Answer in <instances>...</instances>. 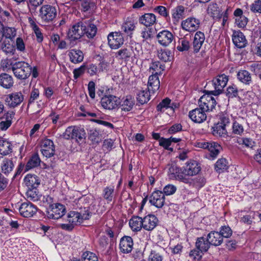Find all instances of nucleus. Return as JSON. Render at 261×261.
Listing matches in <instances>:
<instances>
[{
	"mask_svg": "<svg viewBox=\"0 0 261 261\" xmlns=\"http://www.w3.org/2000/svg\"><path fill=\"white\" fill-rule=\"evenodd\" d=\"M2 32L3 37H4L5 39L7 40H13L16 35V31L14 28L4 27L3 24Z\"/></svg>",
	"mask_w": 261,
	"mask_h": 261,
	"instance_id": "37998d69",
	"label": "nucleus"
},
{
	"mask_svg": "<svg viewBox=\"0 0 261 261\" xmlns=\"http://www.w3.org/2000/svg\"><path fill=\"white\" fill-rule=\"evenodd\" d=\"M228 168V163L225 158L219 159L215 164V170L219 173L223 172Z\"/></svg>",
	"mask_w": 261,
	"mask_h": 261,
	"instance_id": "de8ad7c7",
	"label": "nucleus"
},
{
	"mask_svg": "<svg viewBox=\"0 0 261 261\" xmlns=\"http://www.w3.org/2000/svg\"><path fill=\"white\" fill-rule=\"evenodd\" d=\"M205 40V35L200 31L197 32L194 37L193 42V48L195 52L197 53L201 48Z\"/></svg>",
	"mask_w": 261,
	"mask_h": 261,
	"instance_id": "bb28decb",
	"label": "nucleus"
},
{
	"mask_svg": "<svg viewBox=\"0 0 261 261\" xmlns=\"http://www.w3.org/2000/svg\"><path fill=\"white\" fill-rule=\"evenodd\" d=\"M197 147L203 149H206L210 151V156L213 159H215L222 150L221 146L215 142L201 141L197 143Z\"/></svg>",
	"mask_w": 261,
	"mask_h": 261,
	"instance_id": "6e6552de",
	"label": "nucleus"
},
{
	"mask_svg": "<svg viewBox=\"0 0 261 261\" xmlns=\"http://www.w3.org/2000/svg\"><path fill=\"white\" fill-rule=\"evenodd\" d=\"M220 234L222 236L223 238H228L230 237L232 234V230L230 227L228 226H222L220 229Z\"/></svg>",
	"mask_w": 261,
	"mask_h": 261,
	"instance_id": "4d7b16f0",
	"label": "nucleus"
},
{
	"mask_svg": "<svg viewBox=\"0 0 261 261\" xmlns=\"http://www.w3.org/2000/svg\"><path fill=\"white\" fill-rule=\"evenodd\" d=\"M255 213L251 212L249 214L243 216L241 217L240 221L245 224L250 225L254 218Z\"/></svg>",
	"mask_w": 261,
	"mask_h": 261,
	"instance_id": "680f3d73",
	"label": "nucleus"
},
{
	"mask_svg": "<svg viewBox=\"0 0 261 261\" xmlns=\"http://www.w3.org/2000/svg\"><path fill=\"white\" fill-rule=\"evenodd\" d=\"M40 148L42 154L46 158H50L55 154V146L50 139H45L42 140Z\"/></svg>",
	"mask_w": 261,
	"mask_h": 261,
	"instance_id": "ddd939ff",
	"label": "nucleus"
},
{
	"mask_svg": "<svg viewBox=\"0 0 261 261\" xmlns=\"http://www.w3.org/2000/svg\"><path fill=\"white\" fill-rule=\"evenodd\" d=\"M27 196L29 200L33 201H37L40 199V195L37 192L36 188L28 190Z\"/></svg>",
	"mask_w": 261,
	"mask_h": 261,
	"instance_id": "bf43d9fd",
	"label": "nucleus"
},
{
	"mask_svg": "<svg viewBox=\"0 0 261 261\" xmlns=\"http://www.w3.org/2000/svg\"><path fill=\"white\" fill-rule=\"evenodd\" d=\"M212 134L216 137H224L226 136L227 130L225 126L216 123L212 127Z\"/></svg>",
	"mask_w": 261,
	"mask_h": 261,
	"instance_id": "58836bf2",
	"label": "nucleus"
},
{
	"mask_svg": "<svg viewBox=\"0 0 261 261\" xmlns=\"http://www.w3.org/2000/svg\"><path fill=\"white\" fill-rule=\"evenodd\" d=\"M207 11L208 14L211 15L214 18L219 17L221 10L216 3H211L209 4Z\"/></svg>",
	"mask_w": 261,
	"mask_h": 261,
	"instance_id": "c03bdc74",
	"label": "nucleus"
},
{
	"mask_svg": "<svg viewBox=\"0 0 261 261\" xmlns=\"http://www.w3.org/2000/svg\"><path fill=\"white\" fill-rule=\"evenodd\" d=\"M227 96L228 98L236 97L238 95V89L234 85H230L227 88Z\"/></svg>",
	"mask_w": 261,
	"mask_h": 261,
	"instance_id": "052dcab7",
	"label": "nucleus"
},
{
	"mask_svg": "<svg viewBox=\"0 0 261 261\" xmlns=\"http://www.w3.org/2000/svg\"><path fill=\"white\" fill-rule=\"evenodd\" d=\"M135 28L134 21L129 18H127L121 26L122 30L127 35L132 34Z\"/></svg>",
	"mask_w": 261,
	"mask_h": 261,
	"instance_id": "ea45409f",
	"label": "nucleus"
},
{
	"mask_svg": "<svg viewBox=\"0 0 261 261\" xmlns=\"http://www.w3.org/2000/svg\"><path fill=\"white\" fill-rule=\"evenodd\" d=\"M25 184L29 188L35 189L40 184L38 177L35 175L28 174L24 178Z\"/></svg>",
	"mask_w": 261,
	"mask_h": 261,
	"instance_id": "7c9ffc66",
	"label": "nucleus"
},
{
	"mask_svg": "<svg viewBox=\"0 0 261 261\" xmlns=\"http://www.w3.org/2000/svg\"><path fill=\"white\" fill-rule=\"evenodd\" d=\"M228 81V76L225 74L218 75L212 81L215 90L211 91L214 95H218L222 93L224 88Z\"/></svg>",
	"mask_w": 261,
	"mask_h": 261,
	"instance_id": "1a4fd4ad",
	"label": "nucleus"
},
{
	"mask_svg": "<svg viewBox=\"0 0 261 261\" xmlns=\"http://www.w3.org/2000/svg\"><path fill=\"white\" fill-rule=\"evenodd\" d=\"M82 261H98L96 254L90 251L84 252L82 256Z\"/></svg>",
	"mask_w": 261,
	"mask_h": 261,
	"instance_id": "13d9d810",
	"label": "nucleus"
},
{
	"mask_svg": "<svg viewBox=\"0 0 261 261\" xmlns=\"http://www.w3.org/2000/svg\"><path fill=\"white\" fill-rule=\"evenodd\" d=\"M0 85L6 89H9L13 85L12 77L7 73H2L0 75Z\"/></svg>",
	"mask_w": 261,
	"mask_h": 261,
	"instance_id": "72a5a7b5",
	"label": "nucleus"
},
{
	"mask_svg": "<svg viewBox=\"0 0 261 261\" xmlns=\"http://www.w3.org/2000/svg\"><path fill=\"white\" fill-rule=\"evenodd\" d=\"M250 10L254 13L261 14V0H255L250 5Z\"/></svg>",
	"mask_w": 261,
	"mask_h": 261,
	"instance_id": "338daca9",
	"label": "nucleus"
},
{
	"mask_svg": "<svg viewBox=\"0 0 261 261\" xmlns=\"http://www.w3.org/2000/svg\"><path fill=\"white\" fill-rule=\"evenodd\" d=\"M207 240L210 241L211 245L219 246L223 242V239L220 232L217 231H212L207 235Z\"/></svg>",
	"mask_w": 261,
	"mask_h": 261,
	"instance_id": "a878e982",
	"label": "nucleus"
},
{
	"mask_svg": "<svg viewBox=\"0 0 261 261\" xmlns=\"http://www.w3.org/2000/svg\"><path fill=\"white\" fill-rule=\"evenodd\" d=\"M100 103L102 108L107 110H114L120 104L119 98L112 95H105L101 99Z\"/></svg>",
	"mask_w": 261,
	"mask_h": 261,
	"instance_id": "9d476101",
	"label": "nucleus"
},
{
	"mask_svg": "<svg viewBox=\"0 0 261 261\" xmlns=\"http://www.w3.org/2000/svg\"><path fill=\"white\" fill-rule=\"evenodd\" d=\"M12 148L11 143L3 139H0V154L7 155L12 152Z\"/></svg>",
	"mask_w": 261,
	"mask_h": 261,
	"instance_id": "4c0bfd02",
	"label": "nucleus"
},
{
	"mask_svg": "<svg viewBox=\"0 0 261 261\" xmlns=\"http://www.w3.org/2000/svg\"><path fill=\"white\" fill-rule=\"evenodd\" d=\"M211 244L206 238L204 237L198 238L196 242V248L201 252H205L210 248Z\"/></svg>",
	"mask_w": 261,
	"mask_h": 261,
	"instance_id": "2f4dec72",
	"label": "nucleus"
},
{
	"mask_svg": "<svg viewBox=\"0 0 261 261\" xmlns=\"http://www.w3.org/2000/svg\"><path fill=\"white\" fill-rule=\"evenodd\" d=\"M44 0H28L27 6L31 13L36 12L37 8L41 5Z\"/></svg>",
	"mask_w": 261,
	"mask_h": 261,
	"instance_id": "3c124183",
	"label": "nucleus"
},
{
	"mask_svg": "<svg viewBox=\"0 0 261 261\" xmlns=\"http://www.w3.org/2000/svg\"><path fill=\"white\" fill-rule=\"evenodd\" d=\"M135 105V100L130 95L126 96L121 101V108L122 111H130Z\"/></svg>",
	"mask_w": 261,
	"mask_h": 261,
	"instance_id": "c9c22d12",
	"label": "nucleus"
},
{
	"mask_svg": "<svg viewBox=\"0 0 261 261\" xmlns=\"http://www.w3.org/2000/svg\"><path fill=\"white\" fill-rule=\"evenodd\" d=\"M200 20L193 17H188L181 22V26L183 30L189 32H195L200 26Z\"/></svg>",
	"mask_w": 261,
	"mask_h": 261,
	"instance_id": "4468645a",
	"label": "nucleus"
},
{
	"mask_svg": "<svg viewBox=\"0 0 261 261\" xmlns=\"http://www.w3.org/2000/svg\"><path fill=\"white\" fill-rule=\"evenodd\" d=\"M211 91L203 95L199 99V107L206 112L211 111L215 108L216 105V101L212 96Z\"/></svg>",
	"mask_w": 261,
	"mask_h": 261,
	"instance_id": "423d86ee",
	"label": "nucleus"
},
{
	"mask_svg": "<svg viewBox=\"0 0 261 261\" xmlns=\"http://www.w3.org/2000/svg\"><path fill=\"white\" fill-rule=\"evenodd\" d=\"M86 23L79 21L73 25L68 32L67 37L71 41L77 40L85 34Z\"/></svg>",
	"mask_w": 261,
	"mask_h": 261,
	"instance_id": "20e7f679",
	"label": "nucleus"
},
{
	"mask_svg": "<svg viewBox=\"0 0 261 261\" xmlns=\"http://www.w3.org/2000/svg\"><path fill=\"white\" fill-rule=\"evenodd\" d=\"M237 78L241 82L250 85L252 82L251 74L246 70H241L237 73Z\"/></svg>",
	"mask_w": 261,
	"mask_h": 261,
	"instance_id": "f704fd0d",
	"label": "nucleus"
},
{
	"mask_svg": "<svg viewBox=\"0 0 261 261\" xmlns=\"http://www.w3.org/2000/svg\"><path fill=\"white\" fill-rule=\"evenodd\" d=\"M89 139L93 143H98L100 141L99 132L96 130H91L89 134Z\"/></svg>",
	"mask_w": 261,
	"mask_h": 261,
	"instance_id": "e2e57ef3",
	"label": "nucleus"
},
{
	"mask_svg": "<svg viewBox=\"0 0 261 261\" xmlns=\"http://www.w3.org/2000/svg\"><path fill=\"white\" fill-rule=\"evenodd\" d=\"M158 56L160 60L165 62L170 61L173 57L171 51L168 49L158 50Z\"/></svg>",
	"mask_w": 261,
	"mask_h": 261,
	"instance_id": "49530a36",
	"label": "nucleus"
},
{
	"mask_svg": "<svg viewBox=\"0 0 261 261\" xmlns=\"http://www.w3.org/2000/svg\"><path fill=\"white\" fill-rule=\"evenodd\" d=\"M201 170L200 166L198 163L194 160L187 162L186 166L182 170L181 168H176L175 173V177L177 180V175L182 174L186 177L193 176L197 175Z\"/></svg>",
	"mask_w": 261,
	"mask_h": 261,
	"instance_id": "7ed1b4c3",
	"label": "nucleus"
},
{
	"mask_svg": "<svg viewBox=\"0 0 261 261\" xmlns=\"http://www.w3.org/2000/svg\"><path fill=\"white\" fill-rule=\"evenodd\" d=\"M13 40L5 39L2 44V49L6 54H13L15 51V47Z\"/></svg>",
	"mask_w": 261,
	"mask_h": 261,
	"instance_id": "79ce46f5",
	"label": "nucleus"
},
{
	"mask_svg": "<svg viewBox=\"0 0 261 261\" xmlns=\"http://www.w3.org/2000/svg\"><path fill=\"white\" fill-rule=\"evenodd\" d=\"M66 208L64 205L54 203L50 205L47 211V217L50 219H58L65 215Z\"/></svg>",
	"mask_w": 261,
	"mask_h": 261,
	"instance_id": "f8f14e48",
	"label": "nucleus"
},
{
	"mask_svg": "<svg viewBox=\"0 0 261 261\" xmlns=\"http://www.w3.org/2000/svg\"><path fill=\"white\" fill-rule=\"evenodd\" d=\"M233 44L238 48L245 47L247 43L243 33L240 31H234L232 36Z\"/></svg>",
	"mask_w": 261,
	"mask_h": 261,
	"instance_id": "b1692460",
	"label": "nucleus"
},
{
	"mask_svg": "<svg viewBox=\"0 0 261 261\" xmlns=\"http://www.w3.org/2000/svg\"><path fill=\"white\" fill-rule=\"evenodd\" d=\"M40 159L39 155L37 153L34 154L30 159L26 165V168L28 169H30L36 167L40 165Z\"/></svg>",
	"mask_w": 261,
	"mask_h": 261,
	"instance_id": "a18cd8bd",
	"label": "nucleus"
},
{
	"mask_svg": "<svg viewBox=\"0 0 261 261\" xmlns=\"http://www.w3.org/2000/svg\"><path fill=\"white\" fill-rule=\"evenodd\" d=\"M133 239L129 236L122 237L120 241L119 248L121 252L124 253L130 252L133 248Z\"/></svg>",
	"mask_w": 261,
	"mask_h": 261,
	"instance_id": "4be33fe9",
	"label": "nucleus"
},
{
	"mask_svg": "<svg viewBox=\"0 0 261 261\" xmlns=\"http://www.w3.org/2000/svg\"><path fill=\"white\" fill-rule=\"evenodd\" d=\"M108 44L112 49L119 48L124 42L122 35L118 32L111 33L108 36Z\"/></svg>",
	"mask_w": 261,
	"mask_h": 261,
	"instance_id": "f3484780",
	"label": "nucleus"
},
{
	"mask_svg": "<svg viewBox=\"0 0 261 261\" xmlns=\"http://www.w3.org/2000/svg\"><path fill=\"white\" fill-rule=\"evenodd\" d=\"M237 142L240 145L251 148H252L255 145V142L252 139L248 138H239Z\"/></svg>",
	"mask_w": 261,
	"mask_h": 261,
	"instance_id": "603ef678",
	"label": "nucleus"
},
{
	"mask_svg": "<svg viewBox=\"0 0 261 261\" xmlns=\"http://www.w3.org/2000/svg\"><path fill=\"white\" fill-rule=\"evenodd\" d=\"M30 23L32 29L35 34L37 42L39 43L43 41V37L40 29L34 20H30Z\"/></svg>",
	"mask_w": 261,
	"mask_h": 261,
	"instance_id": "09e8293b",
	"label": "nucleus"
},
{
	"mask_svg": "<svg viewBox=\"0 0 261 261\" xmlns=\"http://www.w3.org/2000/svg\"><path fill=\"white\" fill-rule=\"evenodd\" d=\"M139 21L146 27H150L155 22L156 17L153 14L146 13L140 18Z\"/></svg>",
	"mask_w": 261,
	"mask_h": 261,
	"instance_id": "473e14b6",
	"label": "nucleus"
},
{
	"mask_svg": "<svg viewBox=\"0 0 261 261\" xmlns=\"http://www.w3.org/2000/svg\"><path fill=\"white\" fill-rule=\"evenodd\" d=\"M11 69L16 77L19 80L28 79L31 74L32 67L23 61L11 63Z\"/></svg>",
	"mask_w": 261,
	"mask_h": 261,
	"instance_id": "f03ea898",
	"label": "nucleus"
},
{
	"mask_svg": "<svg viewBox=\"0 0 261 261\" xmlns=\"http://www.w3.org/2000/svg\"><path fill=\"white\" fill-rule=\"evenodd\" d=\"M190 47L189 40L187 38H181L178 40V44L177 46V49L180 51H187Z\"/></svg>",
	"mask_w": 261,
	"mask_h": 261,
	"instance_id": "8fccbe9b",
	"label": "nucleus"
},
{
	"mask_svg": "<svg viewBox=\"0 0 261 261\" xmlns=\"http://www.w3.org/2000/svg\"><path fill=\"white\" fill-rule=\"evenodd\" d=\"M85 35L89 38H93L97 33V28L94 24L87 23Z\"/></svg>",
	"mask_w": 261,
	"mask_h": 261,
	"instance_id": "864d4df0",
	"label": "nucleus"
},
{
	"mask_svg": "<svg viewBox=\"0 0 261 261\" xmlns=\"http://www.w3.org/2000/svg\"><path fill=\"white\" fill-rule=\"evenodd\" d=\"M102 197L107 201V203L112 201L114 196V187L107 186L102 191Z\"/></svg>",
	"mask_w": 261,
	"mask_h": 261,
	"instance_id": "a19ab883",
	"label": "nucleus"
},
{
	"mask_svg": "<svg viewBox=\"0 0 261 261\" xmlns=\"http://www.w3.org/2000/svg\"><path fill=\"white\" fill-rule=\"evenodd\" d=\"M244 119L242 118L240 119L234 120L232 124V132L233 134L242 135L244 132V128L243 125Z\"/></svg>",
	"mask_w": 261,
	"mask_h": 261,
	"instance_id": "e433bc0d",
	"label": "nucleus"
},
{
	"mask_svg": "<svg viewBox=\"0 0 261 261\" xmlns=\"http://www.w3.org/2000/svg\"><path fill=\"white\" fill-rule=\"evenodd\" d=\"M165 195L163 192L156 190L152 192L149 197V202L157 208H162L165 202Z\"/></svg>",
	"mask_w": 261,
	"mask_h": 261,
	"instance_id": "2eb2a0df",
	"label": "nucleus"
},
{
	"mask_svg": "<svg viewBox=\"0 0 261 261\" xmlns=\"http://www.w3.org/2000/svg\"><path fill=\"white\" fill-rule=\"evenodd\" d=\"M115 56L119 59H127L130 57L131 53L129 49L123 48L116 53Z\"/></svg>",
	"mask_w": 261,
	"mask_h": 261,
	"instance_id": "6e6d98bb",
	"label": "nucleus"
},
{
	"mask_svg": "<svg viewBox=\"0 0 261 261\" xmlns=\"http://www.w3.org/2000/svg\"><path fill=\"white\" fill-rule=\"evenodd\" d=\"M156 38L160 45L166 47L172 42L174 37L171 32L168 30H163L158 34Z\"/></svg>",
	"mask_w": 261,
	"mask_h": 261,
	"instance_id": "dca6fc26",
	"label": "nucleus"
},
{
	"mask_svg": "<svg viewBox=\"0 0 261 261\" xmlns=\"http://www.w3.org/2000/svg\"><path fill=\"white\" fill-rule=\"evenodd\" d=\"M143 228L147 231H151L155 228L158 223V219L154 215H148L143 219Z\"/></svg>",
	"mask_w": 261,
	"mask_h": 261,
	"instance_id": "412c9836",
	"label": "nucleus"
},
{
	"mask_svg": "<svg viewBox=\"0 0 261 261\" xmlns=\"http://www.w3.org/2000/svg\"><path fill=\"white\" fill-rule=\"evenodd\" d=\"M150 75L148 81V90L149 93H154L159 89L160 82L158 75V72L153 73Z\"/></svg>",
	"mask_w": 261,
	"mask_h": 261,
	"instance_id": "5701e85b",
	"label": "nucleus"
},
{
	"mask_svg": "<svg viewBox=\"0 0 261 261\" xmlns=\"http://www.w3.org/2000/svg\"><path fill=\"white\" fill-rule=\"evenodd\" d=\"M150 93L146 90L140 91L137 95V100L141 104L146 103L150 99Z\"/></svg>",
	"mask_w": 261,
	"mask_h": 261,
	"instance_id": "5fc2aeb1",
	"label": "nucleus"
},
{
	"mask_svg": "<svg viewBox=\"0 0 261 261\" xmlns=\"http://www.w3.org/2000/svg\"><path fill=\"white\" fill-rule=\"evenodd\" d=\"M171 100L168 98L163 99L156 107L158 111L163 112L169 107Z\"/></svg>",
	"mask_w": 261,
	"mask_h": 261,
	"instance_id": "0e129e2a",
	"label": "nucleus"
},
{
	"mask_svg": "<svg viewBox=\"0 0 261 261\" xmlns=\"http://www.w3.org/2000/svg\"><path fill=\"white\" fill-rule=\"evenodd\" d=\"M176 187L172 184H168L163 188V193L165 195L168 196L173 195L176 191Z\"/></svg>",
	"mask_w": 261,
	"mask_h": 261,
	"instance_id": "69168bd1",
	"label": "nucleus"
},
{
	"mask_svg": "<svg viewBox=\"0 0 261 261\" xmlns=\"http://www.w3.org/2000/svg\"><path fill=\"white\" fill-rule=\"evenodd\" d=\"M14 164L12 159L4 158L1 163V170L2 173L8 176L13 171Z\"/></svg>",
	"mask_w": 261,
	"mask_h": 261,
	"instance_id": "393cba45",
	"label": "nucleus"
},
{
	"mask_svg": "<svg viewBox=\"0 0 261 261\" xmlns=\"http://www.w3.org/2000/svg\"><path fill=\"white\" fill-rule=\"evenodd\" d=\"M129 225L132 230L138 232L143 228V220L139 216H133L129 221Z\"/></svg>",
	"mask_w": 261,
	"mask_h": 261,
	"instance_id": "c756f323",
	"label": "nucleus"
},
{
	"mask_svg": "<svg viewBox=\"0 0 261 261\" xmlns=\"http://www.w3.org/2000/svg\"><path fill=\"white\" fill-rule=\"evenodd\" d=\"M84 207V213L71 211L68 214L67 221L69 223L73 224L74 226L81 224L84 220H88L90 217V213L88 209Z\"/></svg>",
	"mask_w": 261,
	"mask_h": 261,
	"instance_id": "39448f33",
	"label": "nucleus"
},
{
	"mask_svg": "<svg viewBox=\"0 0 261 261\" xmlns=\"http://www.w3.org/2000/svg\"><path fill=\"white\" fill-rule=\"evenodd\" d=\"M163 256L155 250H152L149 255L148 261H162Z\"/></svg>",
	"mask_w": 261,
	"mask_h": 261,
	"instance_id": "774afa93",
	"label": "nucleus"
},
{
	"mask_svg": "<svg viewBox=\"0 0 261 261\" xmlns=\"http://www.w3.org/2000/svg\"><path fill=\"white\" fill-rule=\"evenodd\" d=\"M185 8L182 6H178L172 9L171 15L174 23L178 22L185 17Z\"/></svg>",
	"mask_w": 261,
	"mask_h": 261,
	"instance_id": "c85d7f7f",
	"label": "nucleus"
},
{
	"mask_svg": "<svg viewBox=\"0 0 261 261\" xmlns=\"http://www.w3.org/2000/svg\"><path fill=\"white\" fill-rule=\"evenodd\" d=\"M206 112L199 107V108L190 111L189 113V116L193 122L200 123L206 120L207 118Z\"/></svg>",
	"mask_w": 261,
	"mask_h": 261,
	"instance_id": "6ab92c4d",
	"label": "nucleus"
},
{
	"mask_svg": "<svg viewBox=\"0 0 261 261\" xmlns=\"http://www.w3.org/2000/svg\"><path fill=\"white\" fill-rule=\"evenodd\" d=\"M57 10L55 7L46 5L42 6L39 10V17L42 21L49 22L56 16Z\"/></svg>",
	"mask_w": 261,
	"mask_h": 261,
	"instance_id": "0eeeda50",
	"label": "nucleus"
},
{
	"mask_svg": "<svg viewBox=\"0 0 261 261\" xmlns=\"http://www.w3.org/2000/svg\"><path fill=\"white\" fill-rule=\"evenodd\" d=\"M23 100V96L21 92H14L7 96L5 102L9 107L15 108L19 105Z\"/></svg>",
	"mask_w": 261,
	"mask_h": 261,
	"instance_id": "aec40b11",
	"label": "nucleus"
},
{
	"mask_svg": "<svg viewBox=\"0 0 261 261\" xmlns=\"http://www.w3.org/2000/svg\"><path fill=\"white\" fill-rule=\"evenodd\" d=\"M86 134L84 128L77 126H68L63 133L62 137L66 140L74 139L79 144L85 142Z\"/></svg>",
	"mask_w": 261,
	"mask_h": 261,
	"instance_id": "f257e3e1",
	"label": "nucleus"
},
{
	"mask_svg": "<svg viewBox=\"0 0 261 261\" xmlns=\"http://www.w3.org/2000/svg\"><path fill=\"white\" fill-rule=\"evenodd\" d=\"M19 211L20 215L23 217L30 218L33 217L36 213L37 208L32 203L26 202L21 204Z\"/></svg>",
	"mask_w": 261,
	"mask_h": 261,
	"instance_id": "a211bd4d",
	"label": "nucleus"
},
{
	"mask_svg": "<svg viewBox=\"0 0 261 261\" xmlns=\"http://www.w3.org/2000/svg\"><path fill=\"white\" fill-rule=\"evenodd\" d=\"M177 180L185 184H189L193 187L199 189L202 187L205 183V179L201 176H197L194 178L186 177L182 174L177 175Z\"/></svg>",
	"mask_w": 261,
	"mask_h": 261,
	"instance_id": "9b49d317",
	"label": "nucleus"
},
{
	"mask_svg": "<svg viewBox=\"0 0 261 261\" xmlns=\"http://www.w3.org/2000/svg\"><path fill=\"white\" fill-rule=\"evenodd\" d=\"M68 56L71 62L78 64L82 62L84 59V54L80 49H72L69 50Z\"/></svg>",
	"mask_w": 261,
	"mask_h": 261,
	"instance_id": "cd10ccee",
	"label": "nucleus"
}]
</instances>
